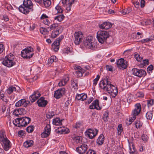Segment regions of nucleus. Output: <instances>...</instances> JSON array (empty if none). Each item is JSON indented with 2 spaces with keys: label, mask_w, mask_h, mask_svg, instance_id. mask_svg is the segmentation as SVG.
<instances>
[{
  "label": "nucleus",
  "mask_w": 154,
  "mask_h": 154,
  "mask_svg": "<svg viewBox=\"0 0 154 154\" xmlns=\"http://www.w3.org/2000/svg\"><path fill=\"white\" fill-rule=\"evenodd\" d=\"M100 78V76L99 75H98L97 76L96 78L93 80V82L94 85H96L97 84V82L98 81Z\"/></svg>",
  "instance_id": "obj_54"
},
{
  "label": "nucleus",
  "mask_w": 154,
  "mask_h": 154,
  "mask_svg": "<svg viewBox=\"0 0 154 154\" xmlns=\"http://www.w3.org/2000/svg\"><path fill=\"white\" fill-rule=\"evenodd\" d=\"M54 115V112H49L47 114V117L48 118H51Z\"/></svg>",
  "instance_id": "obj_57"
},
{
  "label": "nucleus",
  "mask_w": 154,
  "mask_h": 154,
  "mask_svg": "<svg viewBox=\"0 0 154 154\" xmlns=\"http://www.w3.org/2000/svg\"><path fill=\"white\" fill-rule=\"evenodd\" d=\"M77 69L75 72V75L78 77H80L84 76L85 70L82 68L80 66L76 67Z\"/></svg>",
  "instance_id": "obj_19"
},
{
  "label": "nucleus",
  "mask_w": 154,
  "mask_h": 154,
  "mask_svg": "<svg viewBox=\"0 0 154 154\" xmlns=\"http://www.w3.org/2000/svg\"><path fill=\"white\" fill-rule=\"evenodd\" d=\"M33 141L32 140H28L23 143V146L26 148L29 147L33 144Z\"/></svg>",
  "instance_id": "obj_33"
},
{
  "label": "nucleus",
  "mask_w": 154,
  "mask_h": 154,
  "mask_svg": "<svg viewBox=\"0 0 154 154\" xmlns=\"http://www.w3.org/2000/svg\"><path fill=\"white\" fill-rule=\"evenodd\" d=\"M1 143L3 145L4 149L6 151H8L11 147V143L8 139L2 143Z\"/></svg>",
  "instance_id": "obj_23"
},
{
  "label": "nucleus",
  "mask_w": 154,
  "mask_h": 154,
  "mask_svg": "<svg viewBox=\"0 0 154 154\" xmlns=\"http://www.w3.org/2000/svg\"><path fill=\"white\" fill-rule=\"evenodd\" d=\"M151 23V21L149 20H145L141 22V24L142 25L145 26Z\"/></svg>",
  "instance_id": "obj_51"
},
{
  "label": "nucleus",
  "mask_w": 154,
  "mask_h": 154,
  "mask_svg": "<svg viewBox=\"0 0 154 154\" xmlns=\"http://www.w3.org/2000/svg\"><path fill=\"white\" fill-rule=\"evenodd\" d=\"M142 122L140 120H137L135 122V125L136 128H140L142 126Z\"/></svg>",
  "instance_id": "obj_42"
},
{
  "label": "nucleus",
  "mask_w": 154,
  "mask_h": 154,
  "mask_svg": "<svg viewBox=\"0 0 154 154\" xmlns=\"http://www.w3.org/2000/svg\"><path fill=\"white\" fill-rule=\"evenodd\" d=\"M153 69V66L150 65L149 66L147 69V71L148 72L150 73Z\"/></svg>",
  "instance_id": "obj_63"
},
{
  "label": "nucleus",
  "mask_w": 154,
  "mask_h": 154,
  "mask_svg": "<svg viewBox=\"0 0 154 154\" xmlns=\"http://www.w3.org/2000/svg\"><path fill=\"white\" fill-rule=\"evenodd\" d=\"M153 104V100H150L147 101V105L148 107H149L151 106Z\"/></svg>",
  "instance_id": "obj_55"
},
{
  "label": "nucleus",
  "mask_w": 154,
  "mask_h": 154,
  "mask_svg": "<svg viewBox=\"0 0 154 154\" xmlns=\"http://www.w3.org/2000/svg\"><path fill=\"white\" fill-rule=\"evenodd\" d=\"M132 10V8L130 7L128 8L127 9H125L122 10L121 13L123 15H125L130 13Z\"/></svg>",
  "instance_id": "obj_37"
},
{
  "label": "nucleus",
  "mask_w": 154,
  "mask_h": 154,
  "mask_svg": "<svg viewBox=\"0 0 154 154\" xmlns=\"http://www.w3.org/2000/svg\"><path fill=\"white\" fill-rule=\"evenodd\" d=\"M78 83L76 80H73L71 82V85L72 87L74 88H77L78 86Z\"/></svg>",
  "instance_id": "obj_48"
},
{
  "label": "nucleus",
  "mask_w": 154,
  "mask_h": 154,
  "mask_svg": "<svg viewBox=\"0 0 154 154\" xmlns=\"http://www.w3.org/2000/svg\"><path fill=\"white\" fill-rule=\"evenodd\" d=\"M8 140L6 137L4 130H1L0 131V142L2 143Z\"/></svg>",
  "instance_id": "obj_24"
},
{
  "label": "nucleus",
  "mask_w": 154,
  "mask_h": 154,
  "mask_svg": "<svg viewBox=\"0 0 154 154\" xmlns=\"http://www.w3.org/2000/svg\"><path fill=\"white\" fill-rule=\"evenodd\" d=\"M30 103V101L27 100L25 99H21L17 102L15 104L16 107H19L21 106L26 107Z\"/></svg>",
  "instance_id": "obj_14"
},
{
  "label": "nucleus",
  "mask_w": 154,
  "mask_h": 154,
  "mask_svg": "<svg viewBox=\"0 0 154 154\" xmlns=\"http://www.w3.org/2000/svg\"><path fill=\"white\" fill-rule=\"evenodd\" d=\"M104 141V137L103 134H101L98 137L97 140V143L99 145H102Z\"/></svg>",
  "instance_id": "obj_32"
},
{
  "label": "nucleus",
  "mask_w": 154,
  "mask_h": 154,
  "mask_svg": "<svg viewBox=\"0 0 154 154\" xmlns=\"http://www.w3.org/2000/svg\"><path fill=\"white\" fill-rule=\"evenodd\" d=\"M94 98L93 97H91L88 98L87 100L85 102V104H89L93 100Z\"/></svg>",
  "instance_id": "obj_56"
},
{
  "label": "nucleus",
  "mask_w": 154,
  "mask_h": 154,
  "mask_svg": "<svg viewBox=\"0 0 154 154\" xmlns=\"http://www.w3.org/2000/svg\"><path fill=\"white\" fill-rule=\"evenodd\" d=\"M40 93L38 91H35L32 95L30 97V99L32 102H35L40 96Z\"/></svg>",
  "instance_id": "obj_22"
},
{
  "label": "nucleus",
  "mask_w": 154,
  "mask_h": 154,
  "mask_svg": "<svg viewBox=\"0 0 154 154\" xmlns=\"http://www.w3.org/2000/svg\"><path fill=\"white\" fill-rule=\"evenodd\" d=\"M118 135H121V133L123 131L122 125V124L119 125L118 128Z\"/></svg>",
  "instance_id": "obj_44"
},
{
  "label": "nucleus",
  "mask_w": 154,
  "mask_h": 154,
  "mask_svg": "<svg viewBox=\"0 0 154 154\" xmlns=\"http://www.w3.org/2000/svg\"><path fill=\"white\" fill-rule=\"evenodd\" d=\"M63 52L64 53L67 54H72V49L68 47L64 48Z\"/></svg>",
  "instance_id": "obj_39"
},
{
  "label": "nucleus",
  "mask_w": 154,
  "mask_h": 154,
  "mask_svg": "<svg viewBox=\"0 0 154 154\" xmlns=\"http://www.w3.org/2000/svg\"><path fill=\"white\" fill-rule=\"evenodd\" d=\"M51 130L50 125L49 124H47L45 127L43 132L41 134V137L43 138L48 137L50 134Z\"/></svg>",
  "instance_id": "obj_12"
},
{
  "label": "nucleus",
  "mask_w": 154,
  "mask_h": 154,
  "mask_svg": "<svg viewBox=\"0 0 154 154\" xmlns=\"http://www.w3.org/2000/svg\"><path fill=\"white\" fill-rule=\"evenodd\" d=\"M33 5L31 0H24L23 6H20L19 11L25 14H28L30 11H32Z\"/></svg>",
  "instance_id": "obj_2"
},
{
  "label": "nucleus",
  "mask_w": 154,
  "mask_h": 154,
  "mask_svg": "<svg viewBox=\"0 0 154 154\" xmlns=\"http://www.w3.org/2000/svg\"><path fill=\"white\" fill-rule=\"evenodd\" d=\"M64 16L63 15H60L54 17V19L55 20L59 22H61L64 19Z\"/></svg>",
  "instance_id": "obj_41"
},
{
  "label": "nucleus",
  "mask_w": 154,
  "mask_h": 154,
  "mask_svg": "<svg viewBox=\"0 0 154 154\" xmlns=\"http://www.w3.org/2000/svg\"><path fill=\"white\" fill-rule=\"evenodd\" d=\"M43 3L44 6L46 8L49 7L51 4L50 0H43Z\"/></svg>",
  "instance_id": "obj_40"
},
{
  "label": "nucleus",
  "mask_w": 154,
  "mask_h": 154,
  "mask_svg": "<svg viewBox=\"0 0 154 154\" xmlns=\"http://www.w3.org/2000/svg\"><path fill=\"white\" fill-rule=\"evenodd\" d=\"M112 26L111 23L108 22H105L100 25L99 27L100 29H108Z\"/></svg>",
  "instance_id": "obj_25"
},
{
  "label": "nucleus",
  "mask_w": 154,
  "mask_h": 154,
  "mask_svg": "<svg viewBox=\"0 0 154 154\" xmlns=\"http://www.w3.org/2000/svg\"><path fill=\"white\" fill-rule=\"evenodd\" d=\"M34 129V127L33 126H31L28 127L26 128V131L29 133H30L33 131Z\"/></svg>",
  "instance_id": "obj_53"
},
{
  "label": "nucleus",
  "mask_w": 154,
  "mask_h": 154,
  "mask_svg": "<svg viewBox=\"0 0 154 154\" xmlns=\"http://www.w3.org/2000/svg\"><path fill=\"white\" fill-rule=\"evenodd\" d=\"M60 45V41L56 40L54 41L52 45V49L55 51H57L59 49Z\"/></svg>",
  "instance_id": "obj_27"
},
{
  "label": "nucleus",
  "mask_w": 154,
  "mask_h": 154,
  "mask_svg": "<svg viewBox=\"0 0 154 154\" xmlns=\"http://www.w3.org/2000/svg\"><path fill=\"white\" fill-rule=\"evenodd\" d=\"M69 80V76L66 75L64 76L62 80L58 83V85L60 87L65 86L68 82Z\"/></svg>",
  "instance_id": "obj_21"
},
{
  "label": "nucleus",
  "mask_w": 154,
  "mask_h": 154,
  "mask_svg": "<svg viewBox=\"0 0 154 154\" xmlns=\"http://www.w3.org/2000/svg\"><path fill=\"white\" fill-rule=\"evenodd\" d=\"M133 3L135 8H137L139 7L140 4L138 2L135 1L133 2Z\"/></svg>",
  "instance_id": "obj_61"
},
{
  "label": "nucleus",
  "mask_w": 154,
  "mask_h": 154,
  "mask_svg": "<svg viewBox=\"0 0 154 154\" xmlns=\"http://www.w3.org/2000/svg\"><path fill=\"white\" fill-rule=\"evenodd\" d=\"M83 45L86 48L92 50L95 49L97 47L94 38L91 36H88L85 38L84 41Z\"/></svg>",
  "instance_id": "obj_3"
},
{
  "label": "nucleus",
  "mask_w": 154,
  "mask_h": 154,
  "mask_svg": "<svg viewBox=\"0 0 154 154\" xmlns=\"http://www.w3.org/2000/svg\"><path fill=\"white\" fill-rule=\"evenodd\" d=\"M134 56L135 58L137 61L139 62L141 61L142 59V57L141 56H140L139 54H135L134 55Z\"/></svg>",
  "instance_id": "obj_49"
},
{
  "label": "nucleus",
  "mask_w": 154,
  "mask_h": 154,
  "mask_svg": "<svg viewBox=\"0 0 154 154\" xmlns=\"http://www.w3.org/2000/svg\"><path fill=\"white\" fill-rule=\"evenodd\" d=\"M37 103L39 106H45L47 103V101L45 100L43 97L40 98L37 101Z\"/></svg>",
  "instance_id": "obj_26"
},
{
  "label": "nucleus",
  "mask_w": 154,
  "mask_h": 154,
  "mask_svg": "<svg viewBox=\"0 0 154 154\" xmlns=\"http://www.w3.org/2000/svg\"><path fill=\"white\" fill-rule=\"evenodd\" d=\"M141 107L140 103H137L135 105L134 108L132 111L131 117L129 118V121L132 122L136 118V116L138 115L141 112Z\"/></svg>",
  "instance_id": "obj_8"
},
{
  "label": "nucleus",
  "mask_w": 154,
  "mask_h": 154,
  "mask_svg": "<svg viewBox=\"0 0 154 154\" xmlns=\"http://www.w3.org/2000/svg\"><path fill=\"white\" fill-rule=\"evenodd\" d=\"M109 36L108 32L105 30H99L97 33V38L99 42L101 44L106 41Z\"/></svg>",
  "instance_id": "obj_6"
},
{
  "label": "nucleus",
  "mask_w": 154,
  "mask_h": 154,
  "mask_svg": "<svg viewBox=\"0 0 154 154\" xmlns=\"http://www.w3.org/2000/svg\"><path fill=\"white\" fill-rule=\"evenodd\" d=\"M100 88L104 91H106L112 98H114L118 94L116 87L111 84L107 79L101 80L100 83Z\"/></svg>",
  "instance_id": "obj_1"
},
{
  "label": "nucleus",
  "mask_w": 154,
  "mask_h": 154,
  "mask_svg": "<svg viewBox=\"0 0 154 154\" xmlns=\"http://www.w3.org/2000/svg\"><path fill=\"white\" fill-rule=\"evenodd\" d=\"M146 117L147 119H151L152 117V113L151 112H147L146 115Z\"/></svg>",
  "instance_id": "obj_52"
},
{
  "label": "nucleus",
  "mask_w": 154,
  "mask_h": 154,
  "mask_svg": "<svg viewBox=\"0 0 154 154\" xmlns=\"http://www.w3.org/2000/svg\"><path fill=\"white\" fill-rule=\"evenodd\" d=\"M60 26V25H58L57 24L54 23L50 26L48 28V29H50V30L54 29V30H56L57 29V28L58 26Z\"/></svg>",
  "instance_id": "obj_43"
},
{
  "label": "nucleus",
  "mask_w": 154,
  "mask_h": 154,
  "mask_svg": "<svg viewBox=\"0 0 154 154\" xmlns=\"http://www.w3.org/2000/svg\"><path fill=\"white\" fill-rule=\"evenodd\" d=\"M29 118L24 117L16 119L13 121V123L16 126L18 127L25 126L30 122Z\"/></svg>",
  "instance_id": "obj_5"
},
{
  "label": "nucleus",
  "mask_w": 154,
  "mask_h": 154,
  "mask_svg": "<svg viewBox=\"0 0 154 154\" xmlns=\"http://www.w3.org/2000/svg\"><path fill=\"white\" fill-rule=\"evenodd\" d=\"M145 1L144 0H141L140 2V7L141 8H143L145 5Z\"/></svg>",
  "instance_id": "obj_59"
},
{
  "label": "nucleus",
  "mask_w": 154,
  "mask_h": 154,
  "mask_svg": "<svg viewBox=\"0 0 154 154\" xmlns=\"http://www.w3.org/2000/svg\"><path fill=\"white\" fill-rule=\"evenodd\" d=\"M57 59L56 56H51L48 60V63L49 65L51 64L53 62H56Z\"/></svg>",
  "instance_id": "obj_34"
},
{
  "label": "nucleus",
  "mask_w": 154,
  "mask_h": 154,
  "mask_svg": "<svg viewBox=\"0 0 154 154\" xmlns=\"http://www.w3.org/2000/svg\"><path fill=\"white\" fill-rule=\"evenodd\" d=\"M117 65L120 68L125 69L127 66L126 61L123 59H120L117 62Z\"/></svg>",
  "instance_id": "obj_16"
},
{
  "label": "nucleus",
  "mask_w": 154,
  "mask_h": 154,
  "mask_svg": "<svg viewBox=\"0 0 154 154\" xmlns=\"http://www.w3.org/2000/svg\"><path fill=\"white\" fill-rule=\"evenodd\" d=\"M136 96L137 97H143L144 96V94L141 92H138L136 94Z\"/></svg>",
  "instance_id": "obj_58"
},
{
  "label": "nucleus",
  "mask_w": 154,
  "mask_h": 154,
  "mask_svg": "<svg viewBox=\"0 0 154 154\" xmlns=\"http://www.w3.org/2000/svg\"><path fill=\"white\" fill-rule=\"evenodd\" d=\"M65 93V89L64 88H60L56 91L54 94V97L58 99L61 97Z\"/></svg>",
  "instance_id": "obj_13"
},
{
  "label": "nucleus",
  "mask_w": 154,
  "mask_h": 154,
  "mask_svg": "<svg viewBox=\"0 0 154 154\" xmlns=\"http://www.w3.org/2000/svg\"><path fill=\"white\" fill-rule=\"evenodd\" d=\"M142 64L143 66H145L149 64V61L147 59H145L143 60Z\"/></svg>",
  "instance_id": "obj_62"
},
{
  "label": "nucleus",
  "mask_w": 154,
  "mask_h": 154,
  "mask_svg": "<svg viewBox=\"0 0 154 154\" xmlns=\"http://www.w3.org/2000/svg\"><path fill=\"white\" fill-rule=\"evenodd\" d=\"M84 37L82 32H76L74 35V41L76 45L79 44L82 42Z\"/></svg>",
  "instance_id": "obj_9"
},
{
  "label": "nucleus",
  "mask_w": 154,
  "mask_h": 154,
  "mask_svg": "<svg viewBox=\"0 0 154 154\" xmlns=\"http://www.w3.org/2000/svg\"><path fill=\"white\" fill-rule=\"evenodd\" d=\"M16 60L14 55L10 54L4 58L2 63L5 66L11 67L15 65Z\"/></svg>",
  "instance_id": "obj_4"
},
{
  "label": "nucleus",
  "mask_w": 154,
  "mask_h": 154,
  "mask_svg": "<svg viewBox=\"0 0 154 154\" xmlns=\"http://www.w3.org/2000/svg\"><path fill=\"white\" fill-rule=\"evenodd\" d=\"M63 30V28L61 26H59L57 27V29L54 30L51 34V37L52 38H56L58 35L60 33H61Z\"/></svg>",
  "instance_id": "obj_17"
},
{
  "label": "nucleus",
  "mask_w": 154,
  "mask_h": 154,
  "mask_svg": "<svg viewBox=\"0 0 154 154\" xmlns=\"http://www.w3.org/2000/svg\"><path fill=\"white\" fill-rule=\"evenodd\" d=\"M16 88L14 86H10L6 90V92L7 93L9 94L13 92L14 91H16Z\"/></svg>",
  "instance_id": "obj_35"
},
{
  "label": "nucleus",
  "mask_w": 154,
  "mask_h": 154,
  "mask_svg": "<svg viewBox=\"0 0 154 154\" xmlns=\"http://www.w3.org/2000/svg\"><path fill=\"white\" fill-rule=\"evenodd\" d=\"M132 72L133 75L139 77L144 76L146 73L145 70L137 68L133 69Z\"/></svg>",
  "instance_id": "obj_11"
},
{
  "label": "nucleus",
  "mask_w": 154,
  "mask_h": 154,
  "mask_svg": "<svg viewBox=\"0 0 154 154\" xmlns=\"http://www.w3.org/2000/svg\"><path fill=\"white\" fill-rule=\"evenodd\" d=\"M63 11L61 7L59 5H57L54 10L53 14H55L58 13H61Z\"/></svg>",
  "instance_id": "obj_30"
},
{
  "label": "nucleus",
  "mask_w": 154,
  "mask_h": 154,
  "mask_svg": "<svg viewBox=\"0 0 154 154\" xmlns=\"http://www.w3.org/2000/svg\"><path fill=\"white\" fill-rule=\"evenodd\" d=\"M23 109H18L16 110H15L13 112V114L14 115L16 116H18L19 115H21L22 114V112L23 111Z\"/></svg>",
  "instance_id": "obj_36"
},
{
  "label": "nucleus",
  "mask_w": 154,
  "mask_h": 154,
  "mask_svg": "<svg viewBox=\"0 0 154 154\" xmlns=\"http://www.w3.org/2000/svg\"><path fill=\"white\" fill-rule=\"evenodd\" d=\"M89 108L91 109H96L97 110L101 109V108L99 105L98 100H96L94 101L92 104L89 106Z\"/></svg>",
  "instance_id": "obj_18"
},
{
  "label": "nucleus",
  "mask_w": 154,
  "mask_h": 154,
  "mask_svg": "<svg viewBox=\"0 0 154 154\" xmlns=\"http://www.w3.org/2000/svg\"><path fill=\"white\" fill-rule=\"evenodd\" d=\"M58 131L61 134H65L69 132V129L64 127H60L58 128Z\"/></svg>",
  "instance_id": "obj_29"
},
{
  "label": "nucleus",
  "mask_w": 154,
  "mask_h": 154,
  "mask_svg": "<svg viewBox=\"0 0 154 154\" xmlns=\"http://www.w3.org/2000/svg\"><path fill=\"white\" fill-rule=\"evenodd\" d=\"M133 96L132 94H129L128 95L127 97V100L128 102L129 103H130L133 100Z\"/></svg>",
  "instance_id": "obj_46"
},
{
  "label": "nucleus",
  "mask_w": 154,
  "mask_h": 154,
  "mask_svg": "<svg viewBox=\"0 0 154 154\" xmlns=\"http://www.w3.org/2000/svg\"><path fill=\"white\" fill-rule=\"evenodd\" d=\"M98 132V130L96 129H89L85 132V134L86 136L92 139L97 135Z\"/></svg>",
  "instance_id": "obj_10"
},
{
  "label": "nucleus",
  "mask_w": 154,
  "mask_h": 154,
  "mask_svg": "<svg viewBox=\"0 0 154 154\" xmlns=\"http://www.w3.org/2000/svg\"><path fill=\"white\" fill-rule=\"evenodd\" d=\"M62 120H60L58 118L54 119L53 120V124L55 125H60L62 124Z\"/></svg>",
  "instance_id": "obj_31"
},
{
  "label": "nucleus",
  "mask_w": 154,
  "mask_h": 154,
  "mask_svg": "<svg viewBox=\"0 0 154 154\" xmlns=\"http://www.w3.org/2000/svg\"><path fill=\"white\" fill-rule=\"evenodd\" d=\"M40 32L43 34H46L48 32L47 29L45 28L42 27L40 28Z\"/></svg>",
  "instance_id": "obj_50"
},
{
  "label": "nucleus",
  "mask_w": 154,
  "mask_h": 154,
  "mask_svg": "<svg viewBox=\"0 0 154 154\" xmlns=\"http://www.w3.org/2000/svg\"><path fill=\"white\" fill-rule=\"evenodd\" d=\"M87 154H95V152L93 150L89 149L87 152Z\"/></svg>",
  "instance_id": "obj_64"
},
{
  "label": "nucleus",
  "mask_w": 154,
  "mask_h": 154,
  "mask_svg": "<svg viewBox=\"0 0 154 154\" xmlns=\"http://www.w3.org/2000/svg\"><path fill=\"white\" fill-rule=\"evenodd\" d=\"M74 140L77 143H80L82 142V137H74Z\"/></svg>",
  "instance_id": "obj_45"
},
{
  "label": "nucleus",
  "mask_w": 154,
  "mask_h": 154,
  "mask_svg": "<svg viewBox=\"0 0 154 154\" xmlns=\"http://www.w3.org/2000/svg\"><path fill=\"white\" fill-rule=\"evenodd\" d=\"M129 152L130 153H132V154H135V149L134 145L133 144L131 146H129Z\"/></svg>",
  "instance_id": "obj_47"
},
{
  "label": "nucleus",
  "mask_w": 154,
  "mask_h": 154,
  "mask_svg": "<svg viewBox=\"0 0 154 154\" xmlns=\"http://www.w3.org/2000/svg\"><path fill=\"white\" fill-rule=\"evenodd\" d=\"M73 2V0H72V1L71 0L70 2L65 5L66 6V10L67 11V12H68L70 10L71 5Z\"/></svg>",
  "instance_id": "obj_38"
},
{
  "label": "nucleus",
  "mask_w": 154,
  "mask_h": 154,
  "mask_svg": "<svg viewBox=\"0 0 154 154\" xmlns=\"http://www.w3.org/2000/svg\"><path fill=\"white\" fill-rule=\"evenodd\" d=\"M41 19L45 25L49 26L51 23V20L49 19L48 17L45 14H43L41 17Z\"/></svg>",
  "instance_id": "obj_20"
},
{
  "label": "nucleus",
  "mask_w": 154,
  "mask_h": 154,
  "mask_svg": "<svg viewBox=\"0 0 154 154\" xmlns=\"http://www.w3.org/2000/svg\"><path fill=\"white\" fill-rule=\"evenodd\" d=\"M87 97L86 94L82 93L77 94L76 97V99L78 100H85Z\"/></svg>",
  "instance_id": "obj_28"
},
{
  "label": "nucleus",
  "mask_w": 154,
  "mask_h": 154,
  "mask_svg": "<svg viewBox=\"0 0 154 154\" xmlns=\"http://www.w3.org/2000/svg\"><path fill=\"white\" fill-rule=\"evenodd\" d=\"M34 49L32 47H29L23 49L21 52L22 57L25 58H30L33 56Z\"/></svg>",
  "instance_id": "obj_7"
},
{
  "label": "nucleus",
  "mask_w": 154,
  "mask_h": 154,
  "mask_svg": "<svg viewBox=\"0 0 154 154\" xmlns=\"http://www.w3.org/2000/svg\"><path fill=\"white\" fill-rule=\"evenodd\" d=\"M88 148L87 145L83 144L76 148V151L80 154H83L86 151Z\"/></svg>",
  "instance_id": "obj_15"
},
{
  "label": "nucleus",
  "mask_w": 154,
  "mask_h": 154,
  "mask_svg": "<svg viewBox=\"0 0 154 154\" xmlns=\"http://www.w3.org/2000/svg\"><path fill=\"white\" fill-rule=\"evenodd\" d=\"M142 140L144 141H147L148 140V137L146 135L143 134L142 136Z\"/></svg>",
  "instance_id": "obj_60"
}]
</instances>
